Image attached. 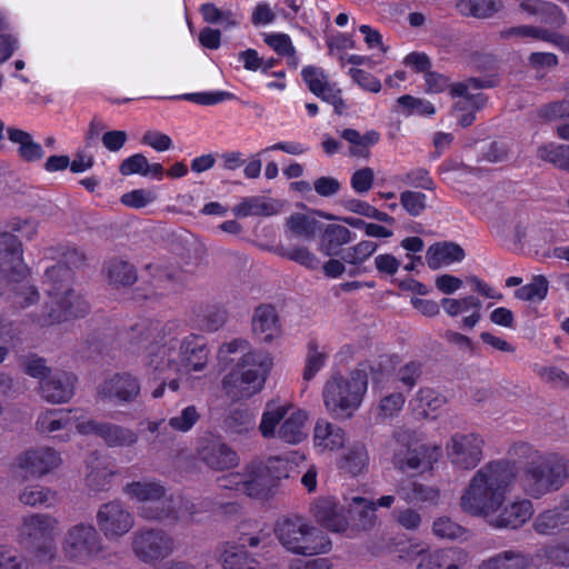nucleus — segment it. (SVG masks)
Masks as SVG:
<instances>
[{"label":"nucleus","mask_w":569,"mask_h":569,"mask_svg":"<svg viewBox=\"0 0 569 569\" xmlns=\"http://www.w3.org/2000/svg\"><path fill=\"white\" fill-rule=\"evenodd\" d=\"M516 477L513 463L495 460L478 469L460 498L461 509L476 517L492 516L503 503Z\"/></svg>","instance_id":"obj_1"},{"label":"nucleus","mask_w":569,"mask_h":569,"mask_svg":"<svg viewBox=\"0 0 569 569\" xmlns=\"http://www.w3.org/2000/svg\"><path fill=\"white\" fill-rule=\"evenodd\" d=\"M71 269L63 263H57L44 272V283L50 301L36 318L41 327L80 318L89 310L88 302L70 288Z\"/></svg>","instance_id":"obj_2"},{"label":"nucleus","mask_w":569,"mask_h":569,"mask_svg":"<svg viewBox=\"0 0 569 569\" xmlns=\"http://www.w3.org/2000/svg\"><path fill=\"white\" fill-rule=\"evenodd\" d=\"M172 327L163 326L159 321L143 320L132 328L133 332L141 336L140 341L149 342L146 367L154 379H168L169 375L180 372L178 339L171 336Z\"/></svg>","instance_id":"obj_3"},{"label":"nucleus","mask_w":569,"mask_h":569,"mask_svg":"<svg viewBox=\"0 0 569 569\" xmlns=\"http://www.w3.org/2000/svg\"><path fill=\"white\" fill-rule=\"evenodd\" d=\"M271 367L272 359L267 352H247L223 376L221 390L231 401L249 399L263 389Z\"/></svg>","instance_id":"obj_4"},{"label":"nucleus","mask_w":569,"mask_h":569,"mask_svg":"<svg viewBox=\"0 0 569 569\" xmlns=\"http://www.w3.org/2000/svg\"><path fill=\"white\" fill-rule=\"evenodd\" d=\"M22 244L17 236L10 232L0 233V274L12 286V301L24 309L39 300L36 287L26 279L29 270L22 258Z\"/></svg>","instance_id":"obj_5"},{"label":"nucleus","mask_w":569,"mask_h":569,"mask_svg":"<svg viewBox=\"0 0 569 569\" xmlns=\"http://www.w3.org/2000/svg\"><path fill=\"white\" fill-rule=\"evenodd\" d=\"M367 387V375L362 370L352 371L348 378L332 376L322 390L328 413L336 420L350 419L360 407Z\"/></svg>","instance_id":"obj_6"},{"label":"nucleus","mask_w":569,"mask_h":569,"mask_svg":"<svg viewBox=\"0 0 569 569\" xmlns=\"http://www.w3.org/2000/svg\"><path fill=\"white\" fill-rule=\"evenodd\" d=\"M569 479V460L556 453L538 455L525 467L521 485L532 498L558 491Z\"/></svg>","instance_id":"obj_7"},{"label":"nucleus","mask_w":569,"mask_h":569,"mask_svg":"<svg viewBox=\"0 0 569 569\" xmlns=\"http://www.w3.org/2000/svg\"><path fill=\"white\" fill-rule=\"evenodd\" d=\"M274 535L284 549L296 555L327 553L332 547L331 540L326 533L300 516L278 520L274 526Z\"/></svg>","instance_id":"obj_8"},{"label":"nucleus","mask_w":569,"mask_h":569,"mask_svg":"<svg viewBox=\"0 0 569 569\" xmlns=\"http://www.w3.org/2000/svg\"><path fill=\"white\" fill-rule=\"evenodd\" d=\"M289 409L290 406L281 405L277 400L266 403L258 427L264 439L278 437L288 445H297L307 438V412L298 409L288 415Z\"/></svg>","instance_id":"obj_9"},{"label":"nucleus","mask_w":569,"mask_h":569,"mask_svg":"<svg viewBox=\"0 0 569 569\" xmlns=\"http://www.w3.org/2000/svg\"><path fill=\"white\" fill-rule=\"evenodd\" d=\"M61 550L72 562L86 563L103 556L106 546L98 529L90 522L80 521L67 528Z\"/></svg>","instance_id":"obj_10"},{"label":"nucleus","mask_w":569,"mask_h":569,"mask_svg":"<svg viewBox=\"0 0 569 569\" xmlns=\"http://www.w3.org/2000/svg\"><path fill=\"white\" fill-rule=\"evenodd\" d=\"M130 548L142 563L154 566L176 550L174 538L161 528L142 527L132 532Z\"/></svg>","instance_id":"obj_11"},{"label":"nucleus","mask_w":569,"mask_h":569,"mask_svg":"<svg viewBox=\"0 0 569 569\" xmlns=\"http://www.w3.org/2000/svg\"><path fill=\"white\" fill-rule=\"evenodd\" d=\"M98 531L109 541H117L134 527V516L121 500L102 503L96 516Z\"/></svg>","instance_id":"obj_12"},{"label":"nucleus","mask_w":569,"mask_h":569,"mask_svg":"<svg viewBox=\"0 0 569 569\" xmlns=\"http://www.w3.org/2000/svg\"><path fill=\"white\" fill-rule=\"evenodd\" d=\"M59 520L49 513H32L22 518L19 532L32 548L50 553L49 546L59 533Z\"/></svg>","instance_id":"obj_13"},{"label":"nucleus","mask_w":569,"mask_h":569,"mask_svg":"<svg viewBox=\"0 0 569 569\" xmlns=\"http://www.w3.org/2000/svg\"><path fill=\"white\" fill-rule=\"evenodd\" d=\"M483 439L477 433H455L448 445V458L461 470H471L482 459Z\"/></svg>","instance_id":"obj_14"},{"label":"nucleus","mask_w":569,"mask_h":569,"mask_svg":"<svg viewBox=\"0 0 569 569\" xmlns=\"http://www.w3.org/2000/svg\"><path fill=\"white\" fill-rule=\"evenodd\" d=\"M81 435L100 437L108 447H132L138 441V435L126 427L111 422L87 420L77 425Z\"/></svg>","instance_id":"obj_15"},{"label":"nucleus","mask_w":569,"mask_h":569,"mask_svg":"<svg viewBox=\"0 0 569 569\" xmlns=\"http://www.w3.org/2000/svg\"><path fill=\"white\" fill-rule=\"evenodd\" d=\"M178 361L180 370L202 371L209 361V349L202 336L190 333L182 340H178Z\"/></svg>","instance_id":"obj_16"},{"label":"nucleus","mask_w":569,"mask_h":569,"mask_svg":"<svg viewBox=\"0 0 569 569\" xmlns=\"http://www.w3.org/2000/svg\"><path fill=\"white\" fill-rule=\"evenodd\" d=\"M58 451L50 447H38L26 450L18 457V466L28 475L42 477L61 463Z\"/></svg>","instance_id":"obj_17"},{"label":"nucleus","mask_w":569,"mask_h":569,"mask_svg":"<svg viewBox=\"0 0 569 569\" xmlns=\"http://www.w3.org/2000/svg\"><path fill=\"white\" fill-rule=\"evenodd\" d=\"M199 459L212 470H226L239 463V457L219 439H203L198 449Z\"/></svg>","instance_id":"obj_18"},{"label":"nucleus","mask_w":569,"mask_h":569,"mask_svg":"<svg viewBox=\"0 0 569 569\" xmlns=\"http://www.w3.org/2000/svg\"><path fill=\"white\" fill-rule=\"evenodd\" d=\"M140 393L139 380L130 373H117L103 381L98 389L102 399L117 402H131Z\"/></svg>","instance_id":"obj_19"},{"label":"nucleus","mask_w":569,"mask_h":569,"mask_svg":"<svg viewBox=\"0 0 569 569\" xmlns=\"http://www.w3.org/2000/svg\"><path fill=\"white\" fill-rule=\"evenodd\" d=\"M76 377L66 371H54L40 382L41 397L51 403L68 402L74 395Z\"/></svg>","instance_id":"obj_20"},{"label":"nucleus","mask_w":569,"mask_h":569,"mask_svg":"<svg viewBox=\"0 0 569 569\" xmlns=\"http://www.w3.org/2000/svg\"><path fill=\"white\" fill-rule=\"evenodd\" d=\"M492 86L493 82L491 80L482 78H469L465 81L452 83L451 96L462 97L465 99L463 101L457 103V108L459 110H467L469 106L473 110H479L486 104L487 97L483 93H473L472 91L490 88Z\"/></svg>","instance_id":"obj_21"},{"label":"nucleus","mask_w":569,"mask_h":569,"mask_svg":"<svg viewBox=\"0 0 569 569\" xmlns=\"http://www.w3.org/2000/svg\"><path fill=\"white\" fill-rule=\"evenodd\" d=\"M568 525L569 508L563 498L559 507L539 512L532 521V529L539 536H555L561 533Z\"/></svg>","instance_id":"obj_22"},{"label":"nucleus","mask_w":569,"mask_h":569,"mask_svg":"<svg viewBox=\"0 0 569 569\" xmlns=\"http://www.w3.org/2000/svg\"><path fill=\"white\" fill-rule=\"evenodd\" d=\"M311 511L316 521L330 531L343 532L348 528L349 523L342 512L343 509L338 506L333 498L318 499Z\"/></svg>","instance_id":"obj_23"},{"label":"nucleus","mask_w":569,"mask_h":569,"mask_svg":"<svg viewBox=\"0 0 569 569\" xmlns=\"http://www.w3.org/2000/svg\"><path fill=\"white\" fill-rule=\"evenodd\" d=\"M262 461H252L242 469L243 495L252 498H266L273 488L271 478Z\"/></svg>","instance_id":"obj_24"},{"label":"nucleus","mask_w":569,"mask_h":569,"mask_svg":"<svg viewBox=\"0 0 569 569\" xmlns=\"http://www.w3.org/2000/svg\"><path fill=\"white\" fill-rule=\"evenodd\" d=\"M533 515V507L529 500H521L508 505L498 516H490L489 525L496 529H518Z\"/></svg>","instance_id":"obj_25"},{"label":"nucleus","mask_w":569,"mask_h":569,"mask_svg":"<svg viewBox=\"0 0 569 569\" xmlns=\"http://www.w3.org/2000/svg\"><path fill=\"white\" fill-rule=\"evenodd\" d=\"M396 492L408 505H438L440 490L417 480H402L397 485Z\"/></svg>","instance_id":"obj_26"},{"label":"nucleus","mask_w":569,"mask_h":569,"mask_svg":"<svg viewBox=\"0 0 569 569\" xmlns=\"http://www.w3.org/2000/svg\"><path fill=\"white\" fill-rule=\"evenodd\" d=\"M252 331L262 342H271L279 335V317L272 305H260L254 309Z\"/></svg>","instance_id":"obj_27"},{"label":"nucleus","mask_w":569,"mask_h":569,"mask_svg":"<svg viewBox=\"0 0 569 569\" xmlns=\"http://www.w3.org/2000/svg\"><path fill=\"white\" fill-rule=\"evenodd\" d=\"M465 250L461 246L451 241H441L431 244L426 252V261L431 270H438L453 262L465 259Z\"/></svg>","instance_id":"obj_28"},{"label":"nucleus","mask_w":569,"mask_h":569,"mask_svg":"<svg viewBox=\"0 0 569 569\" xmlns=\"http://www.w3.org/2000/svg\"><path fill=\"white\" fill-rule=\"evenodd\" d=\"M223 569H260L257 560L231 541L219 543L216 549Z\"/></svg>","instance_id":"obj_29"},{"label":"nucleus","mask_w":569,"mask_h":569,"mask_svg":"<svg viewBox=\"0 0 569 569\" xmlns=\"http://www.w3.org/2000/svg\"><path fill=\"white\" fill-rule=\"evenodd\" d=\"M182 284L183 273L181 271H164L156 279V283L151 287L136 289L133 298L137 301L158 298L176 292Z\"/></svg>","instance_id":"obj_30"},{"label":"nucleus","mask_w":569,"mask_h":569,"mask_svg":"<svg viewBox=\"0 0 569 569\" xmlns=\"http://www.w3.org/2000/svg\"><path fill=\"white\" fill-rule=\"evenodd\" d=\"M71 418L69 411L60 409H50L41 412L36 421V429L43 435H51L53 432L63 430V435L57 436L61 441H68L70 438L69 427Z\"/></svg>","instance_id":"obj_31"},{"label":"nucleus","mask_w":569,"mask_h":569,"mask_svg":"<svg viewBox=\"0 0 569 569\" xmlns=\"http://www.w3.org/2000/svg\"><path fill=\"white\" fill-rule=\"evenodd\" d=\"M87 486L93 491L107 490L114 475V466L106 458L93 453L88 461Z\"/></svg>","instance_id":"obj_32"},{"label":"nucleus","mask_w":569,"mask_h":569,"mask_svg":"<svg viewBox=\"0 0 569 569\" xmlns=\"http://www.w3.org/2000/svg\"><path fill=\"white\" fill-rule=\"evenodd\" d=\"M345 431L326 419H318L313 430V442L321 450H337L345 443Z\"/></svg>","instance_id":"obj_33"},{"label":"nucleus","mask_w":569,"mask_h":569,"mask_svg":"<svg viewBox=\"0 0 569 569\" xmlns=\"http://www.w3.org/2000/svg\"><path fill=\"white\" fill-rule=\"evenodd\" d=\"M8 139L18 146V157L26 162H36L43 158L44 151L42 147L36 142L32 136L21 129L8 128Z\"/></svg>","instance_id":"obj_34"},{"label":"nucleus","mask_w":569,"mask_h":569,"mask_svg":"<svg viewBox=\"0 0 569 569\" xmlns=\"http://www.w3.org/2000/svg\"><path fill=\"white\" fill-rule=\"evenodd\" d=\"M395 466L403 472L417 470L420 467L429 468L428 449L425 445L415 443L403 450H399L393 456Z\"/></svg>","instance_id":"obj_35"},{"label":"nucleus","mask_w":569,"mask_h":569,"mask_svg":"<svg viewBox=\"0 0 569 569\" xmlns=\"http://www.w3.org/2000/svg\"><path fill=\"white\" fill-rule=\"evenodd\" d=\"M352 528L359 531H368L372 529L377 521V515L373 501L362 497H353L349 506Z\"/></svg>","instance_id":"obj_36"},{"label":"nucleus","mask_w":569,"mask_h":569,"mask_svg":"<svg viewBox=\"0 0 569 569\" xmlns=\"http://www.w3.org/2000/svg\"><path fill=\"white\" fill-rule=\"evenodd\" d=\"M530 558L521 551L505 550L486 560L478 569H526Z\"/></svg>","instance_id":"obj_37"},{"label":"nucleus","mask_w":569,"mask_h":569,"mask_svg":"<svg viewBox=\"0 0 569 569\" xmlns=\"http://www.w3.org/2000/svg\"><path fill=\"white\" fill-rule=\"evenodd\" d=\"M355 239L353 233L345 226L328 224L322 237L323 252L329 256L340 254V248Z\"/></svg>","instance_id":"obj_38"},{"label":"nucleus","mask_w":569,"mask_h":569,"mask_svg":"<svg viewBox=\"0 0 569 569\" xmlns=\"http://www.w3.org/2000/svg\"><path fill=\"white\" fill-rule=\"evenodd\" d=\"M124 493L136 499L142 505H147L151 501L162 498L166 488L159 481H133L124 487Z\"/></svg>","instance_id":"obj_39"},{"label":"nucleus","mask_w":569,"mask_h":569,"mask_svg":"<svg viewBox=\"0 0 569 569\" xmlns=\"http://www.w3.org/2000/svg\"><path fill=\"white\" fill-rule=\"evenodd\" d=\"M286 227L291 237L311 241L320 228V222L303 213H293L286 220Z\"/></svg>","instance_id":"obj_40"},{"label":"nucleus","mask_w":569,"mask_h":569,"mask_svg":"<svg viewBox=\"0 0 569 569\" xmlns=\"http://www.w3.org/2000/svg\"><path fill=\"white\" fill-rule=\"evenodd\" d=\"M173 496L164 492L162 498H158L139 508V516L147 521H171L173 516Z\"/></svg>","instance_id":"obj_41"},{"label":"nucleus","mask_w":569,"mask_h":569,"mask_svg":"<svg viewBox=\"0 0 569 569\" xmlns=\"http://www.w3.org/2000/svg\"><path fill=\"white\" fill-rule=\"evenodd\" d=\"M109 282L116 288L131 286L137 280V270L128 261L113 259L107 267Z\"/></svg>","instance_id":"obj_42"},{"label":"nucleus","mask_w":569,"mask_h":569,"mask_svg":"<svg viewBox=\"0 0 569 569\" xmlns=\"http://www.w3.org/2000/svg\"><path fill=\"white\" fill-rule=\"evenodd\" d=\"M341 137L353 146L350 149V153L357 157H367V148L377 144L380 140L379 132L375 130L360 134L359 131L350 128L345 129Z\"/></svg>","instance_id":"obj_43"},{"label":"nucleus","mask_w":569,"mask_h":569,"mask_svg":"<svg viewBox=\"0 0 569 569\" xmlns=\"http://www.w3.org/2000/svg\"><path fill=\"white\" fill-rule=\"evenodd\" d=\"M499 38L502 40L522 41L526 39H537L551 41V33L546 29L533 26H513L499 31Z\"/></svg>","instance_id":"obj_44"},{"label":"nucleus","mask_w":569,"mask_h":569,"mask_svg":"<svg viewBox=\"0 0 569 569\" xmlns=\"http://www.w3.org/2000/svg\"><path fill=\"white\" fill-rule=\"evenodd\" d=\"M369 462L367 449L363 445L357 443L350 447L340 460V468L357 476L362 472Z\"/></svg>","instance_id":"obj_45"},{"label":"nucleus","mask_w":569,"mask_h":569,"mask_svg":"<svg viewBox=\"0 0 569 569\" xmlns=\"http://www.w3.org/2000/svg\"><path fill=\"white\" fill-rule=\"evenodd\" d=\"M224 428L236 436L249 433L256 428L254 416L248 410L236 409L226 417Z\"/></svg>","instance_id":"obj_46"},{"label":"nucleus","mask_w":569,"mask_h":569,"mask_svg":"<svg viewBox=\"0 0 569 569\" xmlns=\"http://www.w3.org/2000/svg\"><path fill=\"white\" fill-rule=\"evenodd\" d=\"M459 11L466 16L488 18L501 8V2L496 0H459Z\"/></svg>","instance_id":"obj_47"},{"label":"nucleus","mask_w":569,"mask_h":569,"mask_svg":"<svg viewBox=\"0 0 569 569\" xmlns=\"http://www.w3.org/2000/svg\"><path fill=\"white\" fill-rule=\"evenodd\" d=\"M378 243L371 240H362L340 252V258L348 264H362L377 250Z\"/></svg>","instance_id":"obj_48"},{"label":"nucleus","mask_w":569,"mask_h":569,"mask_svg":"<svg viewBox=\"0 0 569 569\" xmlns=\"http://www.w3.org/2000/svg\"><path fill=\"white\" fill-rule=\"evenodd\" d=\"M19 500L30 507H51L56 501V492L39 486L27 487L19 495Z\"/></svg>","instance_id":"obj_49"},{"label":"nucleus","mask_w":569,"mask_h":569,"mask_svg":"<svg viewBox=\"0 0 569 569\" xmlns=\"http://www.w3.org/2000/svg\"><path fill=\"white\" fill-rule=\"evenodd\" d=\"M549 283L545 276H535L532 281L515 291L516 298L525 301H541L548 293Z\"/></svg>","instance_id":"obj_50"},{"label":"nucleus","mask_w":569,"mask_h":569,"mask_svg":"<svg viewBox=\"0 0 569 569\" xmlns=\"http://www.w3.org/2000/svg\"><path fill=\"white\" fill-rule=\"evenodd\" d=\"M538 157L556 167L569 171V146L547 144L538 149Z\"/></svg>","instance_id":"obj_51"},{"label":"nucleus","mask_w":569,"mask_h":569,"mask_svg":"<svg viewBox=\"0 0 569 569\" xmlns=\"http://www.w3.org/2000/svg\"><path fill=\"white\" fill-rule=\"evenodd\" d=\"M400 204L411 217L421 216L427 209V196L420 191L405 190L399 196Z\"/></svg>","instance_id":"obj_52"},{"label":"nucleus","mask_w":569,"mask_h":569,"mask_svg":"<svg viewBox=\"0 0 569 569\" xmlns=\"http://www.w3.org/2000/svg\"><path fill=\"white\" fill-rule=\"evenodd\" d=\"M415 401L417 409H421V413L428 416L430 412L437 411L446 402L445 398L437 393L433 389L422 388L417 393Z\"/></svg>","instance_id":"obj_53"},{"label":"nucleus","mask_w":569,"mask_h":569,"mask_svg":"<svg viewBox=\"0 0 569 569\" xmlns=\"http://www.w3.org/2000/svg\"><path fill=\"white\" fill-rule=\"evenodd\" d=\"M432 532L441 539L455 540L462 537L466 529L449 517H439L432 523Z\"/></svg>","instance_id":"obj_54"},{"label":"nucleus","mask_w":569,"mask_h":569,"mask_svg":"<svg viewBox=\"0 0 569 569\" xmlns=\"http://www.w3.org/2000/svg\"><path fill=\"white\" fill-rule=\"evenodd\" d=\"M200 419V413L196 406H188L183 408L179 415L169 419V425L172 430L178 432H188Z\"/></svg>","instance_id":"obj_55"},{"label":"nucleus","mask_w":569,"mask_h":569,"mask_svg":"<svg viewBox=\"0 0 569 569\" xmlns=\"http://www.w3.org/2000/svg\"><path fill=\"white\" fill-rule=\"evenodd\" d=\"M278 253L311 270L317 269L320 264L319 259L306 247L279 249Z\"/></svg>","instance_id":"obj_56"},{"label":"nucleus","mask_w":569,"mask_h":569,"mask_svg":"<svg viewBox=\"0 0 569 569\" xmlns=\"http://www.w3.org/2000/svg\"><path fill=\"white\" fill-rule=\"evenodd\" d=\"M327 358V353L319 351L317 343L315 341H310L308 345L303 379L306 381L312 380L316 373L325 366Z\"/></svg>","instance_id":"obj_57"},{"label":"nucleus","mask_w":569,"mask_h":569,"mask_svg":"<svg viewBox=\"0 0 569 569\" xmlns=\"http://www.w3.org/2000/svg\"><path fill=\"white\" fill-rule=\"evenodd\" d=\"M441 303L445 311L451 317H456L459 313L469 310H479L481 307L480 300L473 296L465 297L462 299L443 298Z\"/></svg>","instance_id":"obj_58"},{"label":"nucleus","mask_w":569,"mask_h":569,"mask_svg":"<svg viewBox=\"0 0 569 569\" xmlns=\"http://www.w3.org/2000/svg\"><path fill=\"white\" fill-rule=\"evenodd\" d=\"M401 181L410 187L420 188L428 191L436 190V183L430 173L425 168H415L405 173Z\"/></svg>","instance_id":"obj_59"},{"label":"nucleus","mask_w":569,"mask_h":569,"mask_svg":"<svg viewBox=\"0 0 569 569\" xmlns=\"http://www.w3.org/2000/svg\"><path fill=\"white\" fill-rule=\"evenodd\" d=\"M397 103L408 114L429 116L435 113V108L429 101L415 98L410 94L401 96L398 98Z\"/></svg>","instance_id":"obj_60"},{"label":"nucleus","mask_w":569,"mask_h":569,"mask_svg":"<svg viewBox=\"0 0 569 569\" xmlns=\"http://www.w3.org/2000/svg\"><path fill=\"white\" fill-rule=\"evenodd\" d=\"M538 114L548 121L569 118V97L542 106Z\"/></svg>","instance_id":"obj_61"},{"label":"nucleus","mask_w":569,"mask_h":569,"mask_svg":"<svg viewBox=\"0 0 569 569\" xmlns=\"http://www.w3.org/2000/svg\"><path fill=\"white\" fill-rule=\"evenodd\" d=\"M156 199L157 194L153 191L146 189L132 190L121 196L122 204L134 209L144 208Z\"/></svg>","instance_id":"obj_62"},{"label":"nucleus","mask_w":569,"mask_h":569,"mask_svg":"<svg viewBox=\"0 0 569 569\" xmlns=\"http://www.w3.org/2000/svg\"><path fill=\"white\" fill-rule=\"evenodd\" d=\"M24 372L39 381H43L52 373L51 369L47 366L46 359L38 356L27 357L23 361Z\"/></svg>","instance_id":"obj_63"},{"label":"nucleus","mask_w":569,"mask_h":569,"mask_svg":"<svg viewBox=\"0 0 569 569\" xmlns=\"http://www.w3.org/2000/svg\"><path fill=\"white\" fill-rule=\"evenodd\" d=\"M422 375V365L417 361L408 362L397 371V379L409 390L412 389Z\"/></svg>","instance_id":"obj_64"}]
</instances>
